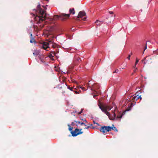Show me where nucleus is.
Here are the masks:
<instances>
[{
    "label": "nucleus",
    "mask_w": 158,
    "mask_h": 158,
    "mask_svg": "<svg viewBox=\"0 0 158 158\" xmlns=\"http://www.w3.org/2000/svg\"><path fill=\"white\" fill-rule=\"evenodd\" d=\"M33 11L34 13H31V14L32 15L35 23L40 24L44 21L46 11L41 8L40 4L37 6L36 9H33Z\"/></svg>",
    "instance_id": "1"
},
{
    "label": "nucleus",
    "mask_w": 158,
    "mask_h": 158,
    "mask_svg": "<svg viewBox=\"0 0 158 158\" xmlns=\"http://www.w3.org/2000/svg\"><path fill=\"white\" fill-rule=\"evenodd\" d=\"M69 14H67L65 13H61L59 15L56 16L59 18H60L62 21H65L67 19L69 18L70 15H74L75 13L74 9V8H70L69 9Z\"/></svg>",
    "instance_id": "2"
},
{
    "label": "nucleus",
    "mask_w": 158,
    "mask_h": 158,
    "mask_svg": "<svg viewBox=\"0 0 158 158\" xmlns=\"http://www.w3.org/2000/svg\"><path fill=\"white\" fill-rule=\"evenodd\" d=\"M98 105L99 108L102 111L104 112L105 114L108 116L110 120H114L115 119L116 117V114L114 111L113 112V116L111 117L110 115V113L106 111L105 106L101 105L100 103H99Z\"/></svg>",
    "instance_id": "3"
},
{
    "label": "nucleus",
    "mask_w": 158,
    "mask_h": 158,
    "mask_svg": "<svg viewBox=\"0 0 158 158\" xmlns=\"http://www.w3.org/2000/svg\"><path fill=\"white\" fill-rule=\"evenodd\" d=\"M46 40L48 42H43L42 44V48L45 50L47 51H48L49 50L48 49V48H49V45L50 44H53V40H50L49 39H47Z\"/></svg>",
    "instance_id": "4"
},
{
    "label": "nucleus",
    "mask_w": 158,
    "mask_h": 158,
    "mask_svg": "<svg viewBox=\"0 0 158 158\" xmlns=\"http://www.w3.org/2000/svg\"><path fill=\"white\" fill-rule=\"evenodd\" d=\"M77 18H81L83 21H86L87 19L86 13L84 11H80Z\"/></svg>",
    "instance_id": "5"
},
{
    "label": "nucleus",
    "mask_w": 158,
    "mask_h": 158,
    "mask_svg": "<svg viewBox=\"0 0 158 158\" xmlns=\"http://www.w3.org/2000/svg\"><path fill=\"white\" fill-rule=\"evenodd\" d=\"M82 130V129H79L76 128L75 130L74 131H72L71 132V133L72 136L74 137L78 135L82 134L83 133V131H81Z\"/></svg>",
    "instance_id": "6"
},
{
    "label": "nucleus",
    "mask_w": 158,
    "mask_h": 158,
    "mask_svg": "<svg viewBox=\"0 0 158 158\" xmlns=\"http://www.w3.org/2000/svg\"><path fill=\"white\" fill-rule=\"evenodd\" d=\"M100 131L103 133L104 134L107 132L111 131V127L109 126H104L101 127L99 130Z\"/></svg>",
    "instance_id": "7"
},
{
    "label": "nucleus",
    "mask_w": 158,
    "mask_h": 158,
    "mask_svg": "<svg viewBox=\"0 0 158 158\" xmlns=\"http://www.w3.org/2000/svg\"><path fill=\"white\" fill-rule=\"evenodd\" d=\"M30 42L31 43H34L35 44L36 43L35 40H34V37L33 36L32 34L31 33L30 34Z\"/></svg>",
    "instance_id": "8"
},
{
    "label": "nucleus",
    "mask_w": 158,
    "mask_h": 158,
    "mask_svg": "<svg viewBox=\"0 0 158 158\" xmlns=\"http://www.w3.org/2000/svg\"><path fill=\"white\" fill-rule=\"evenodd\" d=\"M133 98L134 101H137V100H138L139 98H140L141 99H142V98L140 95H137L134 96L133 97Z\"/></svg>",
    "instance_id": "9"
},
{
    "label": "nucleus",
    "mask_w": 158,
    "mask_h": 158,
    "mask_svg": "<svg viewBox=\"0 0 158 158\" xmlns=\"http://www.w3.org/2000/svg\"><path fill=\"white\" fill-rule=\"evenodd\" d=\"M104 22L103 21H100L99 20H97L95 22V23L97 25L100 26Z\"/></svg>",
    "instance_id": "10"
},
{
    "label": "nucleus",
    "mask_w": 158,
    "mask_h": 158,
    "mask_svg": "<svg viewBox=\"0 0 158 158\" xmlns=\"http://www.w3.org/2000/svg\"><path fill=\"white\" fill-rule=\"evenodd\" d=\"M40 53V52L39 51L35 50L33 53V54L34 56H37Z\"/></svg>",
    "instance_id": "11"
},
{
    "label": "nucleus",
    "mask_w": 158,
    "mask_h": 158,
    "mask_svg": "<svg viewBox=\"0 0 158 158\" xmlns=\"http://www.w3.org/2000/svg\"><path fill=\"white\" fill-rule=\"evenodd\" d=\"M76 123H77L76 124V126L77 127L79 126V124H80L81 125H84L85 124V123H84L83 122H81L80 121H74Z\"/></svg>",
    "instance_id": "12"
},
{
    "label": "nucleus",
    "mask_w": 158,
    "mask_h": 158,
    "mask_svg": "<svg viewBox=\"0 0 158 158\" xmlns=\"http://www.w3.org/2000/svg\"><path fill=\"white\" fill-rule=\"evenodd\" d=\"M123 114L120 112H118V114L117 116V118H121L122 117Z\"/></svg>",
    "instance_id": "13"
},
{
    "label": "nucleus",
    "mask_w": 158,
    "mask_h": 158,
    "mask_svg": "<svg viewBox=\"0 0 158 158\" xmlns=\"http://www.w3.org/2000/svg\"><path fill=\"white\" fill-rule=\"evenodd\" d=\"M113 127H111V130H114V131H117L118 130L115 127H114V126L113 125Z\"/></svg>",
    "instance_id": "14"
},
{
    "label": "nucleus",
    "mask_w": 158,
    "mask_h": 158,
    "mask_svg": "<svg viewBox=\"0 0 158 158\" xmlns=\"http://www.w3.org/2000/svg\"><path fill=\"white\" fill-rule=\"evenodd\" d=\"M67 88L72 91H73V89H76V88H74V87H70L69 86H68Z\"/></svg>",
    "instance_id": "15"
},
{
    "label": "nucleus",
    "mask_w": 158,
    "mask_h": 158,
    "mask_svg": "<svg viewBox=\"0 0 158 158\" xmlns=\"http://www.w3.org/2000/svg\"><path fill=\"white\" fill-rule=\"evenodd\" d=\"M85 124H84V126H85V128H84V129H88V128L89 127V126H88L87 125H86V123H87V121L85 120Z\"/></svg>",
    "instance_id": "16"
},
{
    "label": "nucleus",
    "mask_w": 158,
    "mask_h": 158,
    "mask_svg": "<svg viewBox=\"0 0 158 158\" xmlns=\"http://www.w3.org/2000/svg\"><path fill=\"white\" fill-rule=\"evenodd\" d=\"M139 59H138L137 58L136 59V61L135 64L134 66H133L134 68H135L136 66V64H137L138 62H139Z\"/></svg>",
    "instance_id": "17"
},
{
    "label": "nucleus",
    "mask_w": 158,
    "mask_h": 158,
    "mask_svg": "<svg viewBox=\"0 0 158 158\" xmlns=\"http://www.w3.org/2000/svg\"><path fill=\"white\" fill-rule=\"evenodd\" d=\"M68 126L69 127V130L71 132L72 131H73L72 130L73 129V127H71L70 125H69V124L68 125Z\"/></svg>",
    "instance_id": "18"
},
{
    "label": "nucleus",
    "mask_w": 158,
    "mask_h": 158,
    "mask_svg": "<svg viewBox=\"0 0 158 158\" xmlns=\"http://www.w3.org/2000/svg\"><path fill=\"white\" fill-rule=\"evenodd\" d=\"M105 106L106 108V111L107 110H110L111 109V108L109 106Z\"/></svg>",
    "instance_id": "19"
},
{
    "label": "nucleus",
    "mask_w": 158,
    "mask_h": 158,
    "mask_svg": "<svg viewBox=\"0 0 158 158\" xmlns=\"http://www.w3.org/2000/svg\"><path fill=\"white\" fill-rule=\"evenodd\" d=\"M76 89H73V92H75V94H79L80 92V90H79V91H77V90H75Z\"/></svg>",
    "instance_id": "20"
},
{
    "label": "nucleus",
    "mask_w": 158,
    "mask_h": 158,
    "mask_svg": "<svg viewBox=\"0 0 158 158\" xmlns=\"http://www.w3.org/2000/svg\"><path fill=\"white\" fill-rule=\"evenodd\" d=\"M52 47L53 48H56V44L54 43H53L52 44Z\"/></svg>",
    "instance_id": "21"
},
{
    "label": "nucleus",
    "mask_w": 158,
    "mask_h": 158,
    "mask_svg": "<svg viewBox=\"0 0 158 158\" xmlns=\"http://www.w3.org/2000/svg\"><path fill=\"white\" fill-rule=\"evenodd\" d=\"M146 57H145V58H144V59H143V60H142V62H143V63L145 64H146V62H145V60H146Z\"/></svg>",
    "instance_id": "22"
},
{
    "label": "nucleus",
    "mask_w": 158,
    "mask_h": 158,
    "mask_svg": "<svg viewBox=\"0 0 158 158\" xmlns=\"http://www.w3.org/2000/svg\"><path fill=\"white\" fill-rule=\"evenodd\" d=\"M109 13H110V14H112L113 13V12L112 11H109Z\"/></svg>",
    "instance_id": "23"
},
{
    "label": "nucleus",
    "mask_w": 158,
    "mask_h": 158,
    "mask_svg": "<svg viewBox=\"0 0 158 158\" xmlns=\"http://www.w3.org/2000/svg\"><path fill=\"white\" fill-rule=\"evenodd\" d=\"M118 72V69H117V70H115V71L114 72V73H117Z\"/></svg>",
    "instance_id": "24"
},
{
    "label": "nucleus",
    "mask_w": 158,
    "mask_h": 158,
    "mask_svg": "<svg viewBox=\"0 0 158 158\" xmlns=\"http://www.w3.org/2000/svg\"><path fill=\"white\" fill-rule=\"evenodd\" d=\"M147 43H146L145 44V47L144 50L143 51V52L145 50L147 49Z\"/></svg>",
    "instance_id": "25"
},
{
    "label": "nucleus",
    "mask_w": 158,
    "mask_h": 158,
    "mask_svg": "<svg viewBox=\"0 0 158 158\" xmlns=\"http://www.w3.org/2000/svg\"><path fill=\"white\" fill-rule=\"evenodd\" d=\"M51 54H53V55H55V53L53 52H51Z\"/></svg>",
    "instance_id": "26"
},
{
    "label": "nucleus",
    "mask_w": 158,
    "mask_h": 158,
    "mask_svg": "<svg viewBox=\"0 0 158 158\" xmlns=\"http://www.w3.org/2000/svg\"><path fill=\"white\" fill-rule=\"evenodd\" d=\"M131 56V55H129L127 57V59H128V60H130V57Z\"/></svg>",
    "instance_id": "27"
},
{
    "label": "nucleus",
    "mask_w": 158,
    "mask_h": 158,
    "mask_svg": "<svg viewBox=\"0 0 158 158\" xmlns=\"http://www.w3.org/2000/svg\"><path fill=\"white\" fill-rule=\"evenodd\" d=\"M81 89L83 90H86V89H85V88L84 87H81Z\"/></svg>",
    "instance_id": "28"
},
{
    "label": "nucleus",
    "mask_w": 158,
    "mask_h": 158,
    "mask_svg": "<svg viewBox=\"0 0 158 158\" xmlns=\"http://www.w3.org/2000/svg\"><path fill=\"white\" fill-rule=\"evenodd\" d=\"M137 69V68H136L134 70V73H135L136 72V70Z\"/></svg>",
    "instance_id": "29"
},
{
    "label": "nucleus",
    "mask_w": 158,
    "mask_h": 158,
    "mask_svg": "<svg viewBox=\"0 0 158 158\" xmlns=\"http://www.w3.org/2000/svg\"><path fill=\"white\" fill-rule=\"evenodd\" d=\"M50 34H48V33L46 34V35L47 37H48L49 36V35H50Z\"/></svg>",
    "instance_id": "30"
},
{
    "label": "nucleus",
    "mask_w": 158,
    "mask_h": 158,
    "mask_svg": "<svg viewBox=\"0 0 158 158\" xmlns=\"http://www.w3.org/2000/svg\"><path fill=\"white\" fill-rule=\"evenodd\" d=\"M53 55H52V54H51L50 55H49V57H53Z\"/></svg>",
    "instance_id": "31"
},
{
    "label": "nucleus",
    "mask_w": 158,
    "mask_h": 158,
    "mask_svg": "<svg viewBox=\"0 0 158 158\" xmlns=\"http://www.w3.org/2000/svg\"><path fill=\"white\" fill-rule=\"evenodd\" d=\"M82 113V110L78 113V114H81Z\"/></svg>",
    "instance_id": "32"
},
{
    "label": "nucleus",
    "mask_w": 158,
    "mask_h": 158,
    "mask_svg": "<svg viewBox=\"0 0 158 158\" xmlns=\"http://www.w3.org/2000/svg\"><path fill=\"white\" fill-rule=\"evenodd\" d=\"M42 6L45 9H47V8L45 6Z\"/></svg>",
    "instance_id": "33"
},
{
    "label": "nucleus",
    "mask_w": 158,
    "mask_h": 158,
    "mask_svg": "<svg viewBox=\"0 0 158 158\" xmlns=\"http://www.w3.org/2000/svg\"><path fill=\"white\" fill-rule=\"evenodd\" d=\"M71 125L73 126V125H74V123L73 122H72V124H71Z\"/></svg>",
    "instance_id": "34"
},
{
    "label": "nucleus",
    "mask_w": 158,
    "mask_h": 158,
    "mask_svg": "<svg viewBox=\"0 0 158 158\" xmlns=\"http://www.w3.org/2000/svg\"><path fill=\"white\" fill-rule=\"evenodd\" d=\"M96 96H97L96 95H94L93 97L94 98H95Z\"/></svg>",
    "instance_id": "35"
},
{
    "label": "nucleus",
    "mask_w": 158,
    "mask_h": 158,
    "mask_svg": "<svg viewBox=\"0 0 158 158\" xmlns=\"http://www.w3.org/2000/svg\"><path fill=\"white\" fill-rule=\"evenodd\" d=\"M65 92L64 91V92H62V94H64V93Z\"/></svg>",
    "instance_id": "36"
},
{
    "label": "nucleus",
    "mask_w": 158,
    "mask_h": 158,
    "mask_svg": "<svg viewBox=\"0 0 158 158\" xmlns=\"http://www.w3.org/2000/svg\"><path fill=\"white\" fill-rule=\"evenodd\" d=\"M134 74V73H132V74H131V75H133Z\"/></svg>",
    "instance_id": "37"
},
{
    "label": "nucleus",
    "mask_w": 158,
    "mask_h": 158,
    "mask_svg": "<svg viewBox=\"0 0 158 158\" xmlns=\"http://www.w3.org/2000/svg\"><path fill=\"white\" fill-rule=\"evenodd\" d=\"M93 123L94 124H95V121H93Z\"/></svg>",
    "instance_id": "38"
},
{
    "label": "nucleus",
    "mask_w": 158,
    "mask_h": 158,
    "mask_svg": "<svg viewBox=\"0 0 158 158\" xmlns=\"http://www.w3.org/2000/svg\"><path fill=\"white\" fill-rule=\"evenodd\" d=\"M130 110V109H128V110H127V111H129Z\"/></svg>",
    "instance_id": "39"
},
{
    "label": "nucleus",
    "mask_w": 158,
    "mask_h": 158,
    "mask_svg": "<svg viewBox=\"0 0 158 158\" xmlns=\"http://www.w3.org/2000/svg\"><path fill=\"white\" fill-rule=\"evenodd\" d=\"M132 54V52H131V54Z\"/></svg>",
    "instance_id": "40"
},
{
    "label": "nucleus",
    "mask_w": 158,
    "mask_h": 158,
    "mask_svg": "<svg viewBox=\"0 0 158 158\" xmlns=\"http://www.w3.org/2000/svg\"><path fill=\"white\" fill-rule=\"evenodd\" d=\"M73 30H75V29H73Z\"/></svg>",
    "instance_id": "41"
},
{
    "label": "nucleus",
    "mask_w": 158,
    "mask_h": 158,
    "mask_svg": "<svg viewBox=\"0 0 158 158\" xmlns=\"http://www.w3.org/2000/svg\"><path fill=\"white\" fill-rule=\"evenodd\" d=\"M47 31H48V30H47Z\"/></svg>",
    "instance_id": "42"
}]
</instances>
